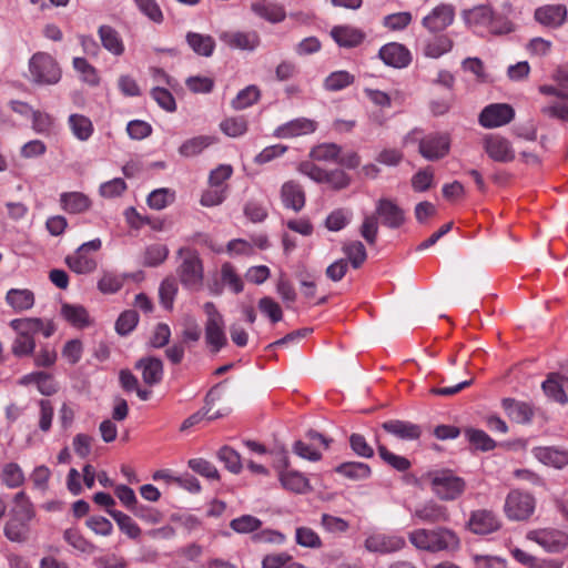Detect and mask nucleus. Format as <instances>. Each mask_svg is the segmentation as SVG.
<instances>
[{
  "label": "nucleus",
  "instance_id": "ea45409f",
  "mask_svg": "<svg viewBox=\"0 0 568 568\" xmlns=\"http://www.w3.org/2000/svg\"><path fill=\"white\" fill-rule=\"evenodd\" d=\"M99 37L102 45L114 55H121L124 52V44L119 33L110 26L99 28Z\"/></svg>",
  "mask_w": 568,
  "mask_h": 568
},
{
  "label": "nucleus",
  "instance_id": "b1692460",
  "mask_svg": "<svg viewBox=\"0 0 568 568\" xmlns=\"http://www.w3.org/2000/svg\"><path fill=\"white\" fill-rule=\"evenodd\" d=\"M280 193L284 207L300 212L305 206V192L298 182H284Z\"/></svg>",
  "mask_w": 568,
  "mask_h": 568
},
{
  "label": "nucleus",
  "instance_id": "f704fd0d",
  "mask_svg": "<svg viewBox=\"0 0 568 568\" xmlns=\"http://www.w3.org/2000/svg\"><path fill=\"white\" fill-rule=\"evenodd\" d=\"M0 481L7 488L14 489L24 484L26 476L17 463H7L0 467Z\"/></svg>",
  "mask_w": 568,
  "mask_h": 568
},
{
  "label": "nucleus",
  "instance_id": "c03bdc74",
  "mask_svg": "<svg viewBox=\"0 0 568 568\" xmlns=\"http://www.w3.org/2000/svg\"><path fill=\"white\" fill-rule=\"evenodd\" d=\"M354 80L355 77L348 71H334L324 79L323 87L326 91L336 92L353 84Z\"/></svg>",
  "mask_w": 568,
  "mask_h": 568
},
{
  "label": "nucleus",
  "instance_id": "49530a36",
  "mask_svg": "<svg viewBox=\"0 0 568 568\" xmlns=\"http://www.w3.org/2000/svg\"><path fill=\"white\" fill-rule=\"evenodd\" d=\"M341 151V146L335 143H322L311 150L310 156L314 161L336 163Z\"/></svg>",
  "mask_w": 568,
  "mask_h": 568
},
{
  "label": "nucleus",
  "instance_id": "a211bd4d",
  "mask_svg": "<svg viewBox=\"0 0 568 568\" xmlns=\"http://www.w3.org/2000/svg\"><path fill=\"white\" fill-rule=\"evenodd\" d=\"M467 527L476 535H487L498 530L500 521L491 510L478 509L471 511Z\"/></svg>",
  "mask_w": 568,
  "mask_h": 568
},
{
  "label": "nucleus",
  "instance_id": "dca6fc26",
  "mask_svg": "<svg viewBox=\"0 0 568 568\" xmlns=\"http://www.w3.org/2000/svg\"><path fill=\"white\" fill-rule=\"evenodd\" d=\"M455 19V10L450 4H439L423 18V26L429 32H440L448 28Z\"/></svg>",
  "mask_w": 568,
  "mask_h": 568
},
{
  "label": "nucleus",
  "instance_id": "9b49d317",
  "mask_svg": "<svg viewBox=\"0 0 568 568\" xmlns=\"http://www.w3.org/2000/svg\"><path fill=\"white\" fill-rule=\"evenodd\" d=\"M505 514L511 520H525L535 509V500L529 494L511 490L505 501Z\"/></svg>",
  "mask_w": 568,
  "mask_h": 568
},
{
  "label": "nucleus",
  "instance_id": "ddd939ff",
  "mask_svg": "<svg viewBox=\"0 0 568 568\" xmlns=\"http://www.w3.org/2000/svg\"><path fill=\"white\" fill-rule=\"evenodd\" d=\"M364 546L369 552L386 555L402 550L406 540L399 535L374 532L365 539Z\"/></svg>",
  "mask_w": 568,
  "mask_h": 568
},
{
  "label": "nucleus",
  "instance_id": "7ed1b4c3",
  "mask_svg": "<svg viewBox=\"0 0 568 568\" xmlns=\"http://www.w3.org/2000/svg\"><path fill=\"white\" fill-rule=\"evenodd\" d=\"M427 479L429 481L432 491L440 500H456L464 494L466 489L465 480L448 469L428 473Z\"/></svg>",
  "mask_w": 568,
  "mask_h": 568
},
{
  "label": "nucleus",
  "instance_id": "58836bf2",
  "mask_svg": "<svg viewBox=\"0 0 568 568\" xmlns=\"http://www.w3.org/2000/svg\"><path fill=\"white\" fill-rule=\"evenodd\" d=\"M31 520L21 519L10 516L4 525V536L14 542H22L27 540L29 535V524Z\"/></svg>",
  "mask_w": 568,
  "mask_h": 568
},
{
  "label": "nucleus",
  "instance_id": "774afa93",
  "mask_svg": "<svg viewBox=\"0 0 568 568\" xmlns=\"http://www.w3.org/2000/svg\"><path fill=\"white\" fill-rule=\"evenodd\" d=\"M231 528L239 534H248L257 530L262 526V521L251 515H243L234 518L231 524Z\"/></svg>",
  "mask_w": 568,
  "mask_h": 568
},
{
  "label": "nucleus",
  "instance_id": "a878e982",
  "mask_svg": "<svg viewBox=\"0 0 568 568\" xmlns=\"http://www.w3.org/2000/svg\"><path fill=\"white\" fill-rule=\"evenodd\" d=\"M331 36L334 41L343 48L357 47L365 39V33L361 29L352 26H336L331 30Z\"/></svg>",
  "mask_w": 568,
  "mask_h": 568
},
{
  "label": "nucleus",
  "instance_id": "680f3d73",
  "mask_svg": "<svg viewBox=\"0 0 568 568\" xmlns=\"http://www.w3.org/2000/svg\"><path fill=\"white\" fill-rule=\"evenodd\" d=\"M178 293V283L175 278H165L159 288L160 303L166 310H172L173 302Z\"/></svg>",
  "mask_w": 568,
  "mask_h": 568
},
{
  "label": "nucleus",
  "instance_id": "4468645a",
  "mask_svg": "<svg viewBox=\"0 0 568 568\" xmlns=\"http://www.w3.org/2000/svg\"><path fill=\"white\" fill-rule=\"evenodd\" d=\"M412 518L425 524H438L449 521L450 515L445 505L430 499L416 505Z\"/></svg>",
  "mask_w": 568,
  "mask_h": 568
},
{
  "label": "nucleus",
  "instance_id": "3c124183",
  "mask_svg": "<svg viewBox=\"0 0 568 568\" xmlns=\"http://www.w3.org/2000/svg\"><path fill=\"white\" fill-rule=\"evenodd\" d=\"M343 252L354 268H358L367 258L366 248L359 241L345 243Z\"/></svg>",
  "mask_w": 568,
  "mask_h": 568
},
{
  "label": "nucleus",
  "instance_id": "f8f14e48",
  "mask_svg": "<svg viewBox=\"0 0 568 568\" xmlns=\"http://www.w3.org/2000/svg\"><path fill=\"white\" fill-rule=\"evenodd\" d=\"M527 538L551 554L561 552L568 547V534L558 529L531 530Z\"/></svg>",
  "mask_w": 568,
  "mask_h": 568
},
{
  "label": "nucleus",
  "instance_id": "7c9ffc66",
  "mask_svg": "<svg viewBox=\"0 0 568 568\" xmlns=\"http://www.w3.org/2000/svg\"><path fill=\"white\" fill-rule=\"evenodd\" d=\"M61 207L70 214H80L88 211L91 200L81 192H64L60 195Z\"/></svg>",
  "mask_w": 568,
  "mask_h": 568
},
{
  "label": "nucleus",
  "instance_id": "13d9d810",
  "mask_svg": "<svg viewBox=\"0 0 568 568\" xmlns=\"http://www.w3.org/2000/svg\"><path fill=\"white\" fill-rule=\"evenodd\" d=\"M260 98V90L255 85H248L241 90L232 100V106L235 110H243L253 105Z\"/></svg>",
  "mask_w": 568,
  "mask_h": 568
},
{
  "label": "nucleus",
  "instance_id": "423d86ee",
  "mask_svg": "<svg viewBox=\"0 0 568 568\" xmlns=\"http://www.w3.org/2000/svg\"><path fill=\"white\" fill-rule=\"evenodd\" d=\"M102 247L100 239L81 244L72 254L65 256V264L77 274H90L98 267L95 253Z\"/></svg>",
  "mask_w": 568,
  "mask_h": 568
},
{
  "label": "nucleus",
  "instance_id": "5701e85b",
  "mask_svg": "<svg viewBox=\"0 0 568 568\" xmlns=\"http://www.w3.org/2000/svg\"><path fill=\"white\" fill-rule=\"evenodd\" d=\"M315 130L316 123L313 120L297 118L277 126L273 135L278 139H291L313 133Z\"/></svg>",
  "mask_w": 568,
  "mask_h": 568
},
{
  "label": "nucleus",
  "instance_id": "6e6d98bb",
  "mask_svg": "<svg viewBox=\"0 0 568 568\" xmlns=\"http://www.w3.org/2000/svg\"><path fill=\"white\" fill-rule=\"evenodd\" d=\"M545 394L555 402L565 404L568 402V396L562 386L558 382V375L551 374L541 385Z\"/></svg>",
  "mask_w": 568,
  "mask_h": 568
},
{
  "label": "nucleus",
  "instance_id": "09e8293b",
  "mask_svg": "<svg viewBox=\"0 0 568 568\" xmlns=\"http://www.w3.org/2000/svg\"><path fill=\"white\" fill-rule=\"evenodd\" d=\"M295 542L304 548L318 549L322 547V539L318 534L305 526L295 529Z\"/></svg>",
  "mask_w": 568,
  "mask_h": 568
},
{
  "label": "nucleus",
  "instance_id": "052dcab7",
  "mask_svg": "<svg viewBox=\"0 0 568 568\" xmlns=\"http://www.w3.org/2000/svg\"><path fill=\"white\" fill-rule=\"evenodd\" d=\"M542 113L558 119L564 122H568V93L560 94V99L554 101L549 105L542 108Z\"/></svg>",
  "mask_w": 568,
  "mask_h": 568
},
{
  "label": "nucleus",
  "instance_id": "aec40b11",
  "mask_svg": "<svg viewBox=\"0 0 568 568\" xmlns=\"http://www.w3.org/2000/svg\"><path fill=\"white\" fill-rule=\"evenodd\" d=\"M501 407L508 418L517 424H530L535 416V407L528 402L517 400L515 398H504L501 400Z\"/></svg>",
  "mask_w": 568,
  "mask_h": 568
},
{
  "label": "nucleus",
  "instance_id": "0eeeda50",
  "mask_svg": "<svg viewBox=\"0 0 568 568\" xmlns=\"http://www.w3.org/2000/svg\"><path fill=\"white\" fill-rule=\"evenodd\" d=\"M10 327L17 335L22 337H34L36 334H42L43 337H51L57 327L52 320L41 317H21L11 320Z\"/></svg>",
  "mask_w": 568,
  "mask_h": 568
},
{
  "label": "nucleus",
  "instance_id": "69168bd1",
  "mask_svg": "<svg viewBox=\"0 0 568 568\" xmlns=\"http://www.w3.org/2000/svg\"><path fill=\"white\" fill-rule=\"evenodd\" d=\"M217 458L233 474H239L242 469L241 457L237 452L229 446L222 447L217 452Z\"/></svg>",
  "mask_w": 568,
  "mask_h": 568
},
{
  "label": "nucleus",
  "instance_id": "c85d7f7f",
  "mask_svg": "<svg viewBox=\"0 0 568 568\" xmlns=\"http://www.w3.org/2000/svg\"><path fill=\"white\" fill-rule=\"evenodd\" d=\"M6 302L16 313H21L33 307L36 297L28 288H10L6 294Z\"/></svg>",
  "mask_w": 568,
  "mask_h": 568
},
{
  "label": "nucleus",
  "instance_id": "8fccbe9b",
  "mask_svg": "<svg viewBox=\"0 0 568 568\" xmlns=\"http://www.w3.org/2000/svg\"><path fill=\"white\" fill-rule=\"evenodd\" d=\"M73 69L80 74L82 81L90 85H98L100 78L97 69L84 58L77 57L72 61Z\"/></svg>",
  "mask_w": 568,
  "mask_h": 568
},
{
  "label": "nucleus",
  "instance_id": "20e7f679",
  "mask_svg": "<svg viewBox=\"0 0 568 568\" xmlns=\"http://www.w3.org/2000/svg\"><path fill=\"white\" fill-rule=\"evenodd\" d=\"M203 308L206 314L204 326L205 343L210 351L216 354L227 344L225 322L223 315L212 302H206Z\"/></svg>",
  "mask_w": 568,
  "mask_h": 568
},
{
  "label": "nucleus",
  "instance_id": "37998d69",
  "mask_svg": "<svg viewBox=\"0 0 568 568\" xmlns=\"http://www.w3.org/2000/svg\"><path fill=\"white\" fill-rule=\"evenodd\" d=\"M63 538L68 545L81 554L92 555L97 550L94 544L84 538L78 529H67L63 534Z\"/></svg>",
  "mask_w": 568,
  "mask_h": 568
},
{
  "label": "nucleus",
  "instance_id": "4be33fe9",
  "mask_svg": "<svg viewBox=\"0 0 568 568\" xmlns=\"http://www.w3.org/2000/svg\"><path fill=\"white\" fill-rule=\"evenodd\" d=\"M567 18V8L564 4H546L535 10L537 22L547 28L560 27Z\"/></svg>",
  "mask_w": 568,
  "mask_h": 568
},
{
  "label": "nucleus",
  "instance_id": "f3484780",
  "mask_svg": "<svg viewBox=\"0 0 568 568\" xmlns=\"http://www.w3.org/2000/svg\"><path fill=\"white\" fill-rule=\"evenodd\" d=\"M379 59L388 67L403 69L410 64V51L400 43L390 42L383 45L378 51Z\"/></svg>",
  "mask_w": 568,
  "mask_h": 568
},
{
  "label": "nucleus",
  "instance_id": "bb28decb",
  "mask_svg": "<svg viewBox=\"0 0 568 568\" xmlns=\"http://www.w3.org/2000/svg\"><path fill=\"white\" fill-rule=\"evenodd\" d=\"M532 455L540 463L555 468H562L568 465V450L557 447H536Z\"/></svg>",
  "mask_w": 568,
  "mask_h": 568
},
{
  "label": "nucleus",
  "instance_id": "cd10ccee",
  "mask_svg": "<svg viewBox=\"0 0 568 568\" xmlns=\"http://www.w3.org/2000/svg\"><path fill=\"white\" fill-rule=\"evenodd\" d=\"M135 367L141 371L143 382L150 386L156 385L163 377V363L156 357H143Z\"/></svg>",
  "mask_w": 568,
  "mask_h": 568
},
{
  "label": "nucleus",
  "instance_id": "603ef678",
  "mask_svg": "<svg viewBox=\"0 0 568 568\" xmlns=\"http://www.w3.org/2000/svg\"><path fill=\"white\" fill-rule=\"evenodd\" d=\"M378 230V216L376 213L364 214L363 222L359 226V234L369 245H374L376 243Z\"/></svg>",
  "mask_w": 568,
  "mask_h": 568
},
{
  "label": "nucleus",
  "instance_id": "4c0bfd02",
  "mask_svg": "<svg viewBox=\"0 0 568 568\" xmlns=\"http://www.w3.org/2000/svg\"><path fill=\"white\" fill-rule=\"evenodd\" d=\"M186 42L190 48L199 55L211 57L215 49V41L211 36L197 32H189Z\"/></svg>",
  "mask_w": 568,
  "mask_h": 568
},
{
  "label": "nucleus",
  "instance_id": "5fc2aeb1",
  "mask_svg": "<svg viewBox=\"0 0 568 568\" xmlns=\"http://www.w3.org/2000/svg\"><path fill=\"white\" fill-rule=\"evenodd\" d=\"M352 211L347 209H337L328 214L325 220V226L332 232L343 230L352 220Z\"/></svg>",
  "mask_w": 568,
  "mask_h": 568
},
{
  "label": "nucleus",
  "instance_id": "a18cd8bd",
  "mask_svg": "<svg viewBox=\"0 0 568 568\" xmlns=\"http://www.w3.org/2000/svg\"><path fill=\"white\" fill-rule=\"evenodd\" d=\"M336 471L349 479L359 480L369 477L371 468L361 462H347L336 467Z\"/></svg>",
  "mask_w": 568,
  "mask_h": 568
},
{
  "label": "nucleus",
  "instance_id": "338daca9",
  "mask_svg": "<svg viewBox=\"0 0 568 568\" xmlns=\"http://www.w3.org/2000/svg\"><path fill=\"white\" fill-rule=\"evenodd\" d=\"M139 323V314L133 310L124 311L115 322V331L124 336L131 333Z\"/></svg>",
  "mask_w": 568,
  "mask_h": 568
},
{
  "label": "nucleus",
  "instance_id": "c9c22d12",
  "mask_svg": "<svg viewBox=\"0 0 568 568\" xmlns=\"http://www.w3.org/2000/svg\"><path fill=\"white\" fill-rule=\"evenodd\" d=\"M9 516L32 520L36 516V510L29 496L23 491L17 493L12 498V507Z\"/></svg>",
  "mask_w": 568,
  "mask_h": 568
},
{
  "label": "nucleus",
  "instance_id": "72a5a7b5",
  "mask_svg": "<svg viewBox=\"0 0 568 568\" xmlns=\"http://www.w3.org/2000/svg\"><path fill=\"white\" fill-rule=\"evenodd\" d=\"M216 142L212 135H197L185 140L179 148V154L183 158H193Z\"/></svg>",
  "mask_w": 568,
  "mask_h": 568
},
{
  "label": "nucleus",
  "instance_id": "864d4df0",
  "mask_svg": "<svg viewBox=\"0 0 568 568\" xmlns=\"http://www.w3.org/2000/svg\"><path fill=\"white\" fill-rule=\"evenodd\" d=\"M466 437L475 448L483 452H488L496 447V442L481 429L468 428L466 429Z\"/></svg>",
  "mask_w": 568,
  "mask_h": 568
},
{
  "label": "nucleus",
  "instance_id": "bf43d9fd",
  "mask_svg": "<svg viewBox=\"0 0 568 568\" xmlns=\"http://www.w3.org/2000/svg\"><path fill=\"white\" fill-rule=\"evenodd\" d=\"M221 280L232 292L239 294L243 291L244 285L242 278L235 272V268L230 263H224L221 267Z\"/></svg>",
  "mask_w": 568,
  "mask_h": 568
},
{
  "label": "nucleus",
  "instance_id": "79ce46f5",
  "mask_svg": "<svg viewBox=\"0 0 568 568\" xmlns=\"http://www.w3.org/2000/svg\"><path fill=\"white\" fill-rule=\"evenodd\" d=\"M108 514L115 520L119 529L131 539H138L141 536V529L138 524L126 514L108 509Z\"/></svg>",
  "mask_w": 568,
  "mask_h": 568
},
{
  "label": "nucleus",
  "instance_id": "473e14b6",
  "mask_svg": "<svg viewBox=\"0 0 568 568\" xmlns=\"http://www.w3.org/2000/svg\"><path fill=\"white\" fill-rule=\"evenodd\" d=\"M252 11L268 22L277 23L285 19V10L282 6L261 0L251 4Z\"/></svg>",
  "mask_w": 568,
  "mask_h": 568
},
{
  "label": "nucleus",
  "instance_id": "0e129e2a",
  "mask_svg": "<svg viewBox=\"0 0 568 568\" xmlns=\"http://www.w3.org/2000/svg\"><path fill=\"white\" fill-rule=\"evenodd\" d=\"M187 466L199 475L207 479H220V474L216 467L209 460L203 458H192L187 462Z\"/></svg>",
  "mask_w": 568,
  "mask_h": 568
},
{
  "label": "nucleus",
  "instance_id": "2eb2a0df",
  "mask_svg": "<svg viewBox=\"0 0 568 568\" xmlns=\"http://www.w3.org/2000/svg\"><path fill=\"white\" fill-rule=\"evenodd\" d=\"M375 213L382 220L383 225L389 229H398L406 221L404 210L387 197L376 201Z\"/></svg>",
  "mask_w": 568,
  "mask_h": 568
},
{
  "label": "nucleus",
  "instance_id": "412c9836",
  "mask_svg": "<svg viewBox=\"0 0 568 568\" xmlns=\"http://www.w3.org/2000/svg\"><path fill=\"white\" fill-rule=\"evenodd\" d=\"M223 43L232 49L254 51L261 42L260 36L255 31H225L220 36Z\"/></svg>",
  "mask_w": 568,
  "mask_h": 568
},
{
  "label": "nucleus",
  "instance_id": "de8ad7c7",
  "mask_svg": "<svg viewBox=\"0 0 568 568\" xmlns=\"http://www.w3.org/2000/svg\"><path fill=\"white\" fill-rule=\"evenodd\" d=\"M175 200V192L168 187L152 191L148 196V205L153 210H163Z\"/></svg>",
  "mask_w": 568,
  "mask_h": 568
},
{
  "label": "nucleus",
  "instance_id": "f257e3e1",
  "mask_svg": "<svg viewBox=\"0 0 568 568\" xmlns=\"http://www.w3.org/2000/svg\"><path fill=\"white\" fill-rule=\"evenodd\" d=\"M408 540L416 549L429 552L456 550L460 545L458 536L445 527L415 529L408 534Z\"/></svg>",
  "mask_w": 568,
  "mask_h": 568
},
{
  "label": "nucleus",
  "instance_id": "39448f33",
  "mask_svg": "<svg viewBox=\"0 0 568 568\" xmlns=\"http://www.w3.org/2000/svg\"><path fill=\"white\" fill-rule=\"evenodd\" d=\"M29 72L38 84L51 85L60 81L62 72L57 60L47 52H37L29 60Z\"/></svg>",
  "mask_w": 568,
  "mask_h": 568
},
{
  "label": "nucleus",
  "instance_id": "6ab92c4d",
  "mask_svg": "<svg viewBox=\"0 0 568 568\" xmlns=\"http://www.w3.org/2000/svg\"><path fill=\"white\" fill-rule=\"evenodd\" d=\"M284 469L278 470V480L282 487L295 494H305L311 490L310 480L300 471L287 468V458L283 456Z\"/></svg>",
  "mask_w": 568,
  "mask_h": 568
},
{
  "label": "nucleus",
  "instance_id": "393cba45",
  "mask_svg": "<svg viewBox=\"0 0 568 568\" xmlns=\"http://www.w3.org/2000/svg\"><path fill=\"white\" fill-rule=\"evenodd\" d=\"M382 427L385 432L402 440H416L422 435L420 426L408 420L390 419L384 422Z\"/></svg>",
  "mask_w": 568,
  "mask_h": 568
},
{
  "label": "nucleus",
  "instance_id": "c756f323",
  "mask_svg": "<svg viewBox=\"0 0 568 568\" xmlns=\"http://www.w3.org/2000/svg\"><path fill=\"white\" fill-rule=\"evenodd\" d=\"M132 277L133 274L130 273L104 271L99 278L97 286L102 294H115L123 287L125 281Z\"/></svg>",
  "mask_w": 568,
  "mask_h": 568
},
{
  "label": "nucleus",
  "instance_id": "e433bc0d",
  "mask_svg": "<svg viewBox=\"0 0 568 568\" xmlns=\"http://www.w3.org/2000/svg\"><path fill=\"white\" fill-rule=\"evenodd\" d=\"M62 317L72 326L82 328L90 325V316L82 305L64 303L61 306Z\"/></svg>",
  "mask_w": 568,
  "mask_h": 568
},
{
  "label": "nucleus",
  "instance_id": "2f4dec72",
  "mask_svg": "<svg viewBox=\"0 0 568 568\" xmlns=\"http://www.w3.org/2000/svg\"><path fill=\"white\" fill-rule=\"evenodd\" d=\"M454 45L453 40L446 36L440 34L433 38L427 39L424 42L423 53L425 57L430 59H438L442 55L452 51Z\"/></svg>",
  "mask_w": 568,
  "mask_h": 568
},
{
  "label": "nucleus",
  "instance_id": "6e6552de",
  "mask_svg": "<svg viewBox=\"0 0 568 568\" xmlns=\"http://www.w3.org/2000/svg\"><path fill=\"white\" fill-rule=\"evenodd\" d=\"M481 144L485 153L495 162L509 163L516 158L511 142L498 133L484 135Z\"/></svg>",
  "mask_w": 568,
  "mask_h": 568
},
{
  "label": "nucleus",
  "instance_id": "1a4fd4ad",
  "mask_svg": "<svg viewBox=\"0 0 568 568\" xmlns=\"http://www.w3.org/2000/svg\"><path fill=\"white\" fill-rule=\"evenodd\" d=\"M418 150L420 155L428 161H437L445 158L450 150V136L448 133L433 132L420 139Z\"/></svg>",
  "mask_w": 568,
  "mask_h": 568
},
{
  "label": "nucleus",
  "instance_id": "4d7b16f0",
  "mask_svg": "<svg viewBox=\"0 0 568 568\" xmlns=\"http://www.w3.org/2000/svg\"><path fill=\"white\" fill-rule=\"evenodd\" d=\"M220 129L227 136L237 138L247 131V122L244 116L226 118L220 123Z\"/></svg>",
  "mask_w": 568,
  "mask_h": 568
},
{
  "label": "nucleus",
  "instance_id": "f03ea898",
  "mask_svg": "<svg viewBox=\"0 0 568 568\" xmlns=\"http://www.w3.org/2000/svg\"><path fill=\"white\" fill-rule=\"evenodd\" d=\"M181 263L178 275L181 284L191 291H199L203 285L204 268L202 260L195 250L182 247L178 252Z\"/></svg>",
  "mask_w": 568,
  "mask_h": 568
},
{
  "label": "nucleus",
  "instance_id": "e2e57ef3",
  "mask_svg": "<svg viewBox=\"0 0 568 568\" xmlns=\"http://www.w3.org/2000/svg\"><path fill=\"white\" fill-rule=\"evenodd\" d=\"M169 255V248L163 244H153L146 247L144 252L143 264L154 267L162 264Z\"/></svg>",
  "mask_w": 568,
  "mask_h": 568
},
{
  "label": "nucleus",
  "instance_id": "9d476101",
  "mask_svg": "<svg viewBox=\"0 0 568 568\" xmlns=\"http://www.w3.org/2000/svg\"><path fill=\"white\" fill-rule=\"evenodd\" d=\"M515 118V110L507 103H491L485 106L478 116L483 128L494 129L510 123Z\"/></svg>",
  "mask_w": 568,
  "mask_h": 568
},
{
  "label": "nucleus",
  "instance_id": "a19ab883",
  "mask_svg": "<svg viewBox=\"0 0 568 568\" xmlns=\"http://www.w3.org/2000/svg\"><path fill=\"white\" fill-rule=\"evenodd\" d=\"M72 134L79 141H88L93 134L94 128L92 121L82 114H71L68 120Z\"/></svg>",
  "mask_w": 568,
  "mask_h": 568
}]
</instances>
